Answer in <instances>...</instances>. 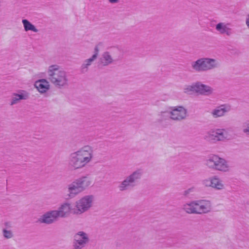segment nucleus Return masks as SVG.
Listing matches in <instances>:
<instances>
[{
    "label": "nucleus",
    "mask_w": 249,
    "mask_h": 249,
    "mask_svg": "<svg viewBox=\"0 0 249 249\" xmlns=\"http://www.w3.org/2000/svg\"><path fill=\"white\" fill-rule=\"evenodd\" d=\"M205 165L211 170L221 172H228L230 170L228 161L217 155L210 156L205 161Z\"/></svg>",
    "instance_id": "nucleus-5"
},
{
    "label": "nucleus",
    "mask_w": 249,
    "mask_h": 249,
    "mask_svg": "<svg viewBox=\"0 0 249 249\" xmlns=\"http://www.w3.org/2000/svg\"><path fill=\"white\" fill-rule=\"evenodd\" d=\"M2 234L3 237L7 239L14 237V233L11 229H2Z\"/></svg>",
    "instance_id": "nucleus-26"
},
{
    "label": "nucleus",
    "mask_w": 249,
    "mask_h": 249,
    "mask_svg": "<svg viewBox=\"0 0 249 249\" xmlns=\"http://www.w3.org/2000/svg\"><path fill=\"white\" fill-rule=\"evenodd\" d=\"M59 218L56 211L55 210H51L42 215L38 219V221L40 223L50 225L57 221Z\"/></svg>",
    "instance_id": "nucleus-12"
},
{
    "label": "nucleus",
    "mask_w": 249,
    "mask_h": 249,
    "mask_svg": "<svg viewBox=\"0 0 249 249\" xmlns=\"http://www.w3.org/2000/svg\"><path fill=\"white\" fill-rule=\"evenodd\" d=\"M195 210L196 212L195 214H202L207 213L212 210V203L210 201L200 199L196 200Z\"/></svg>",
    "instance_id": "nucleus-11"
},
{
    "label": "nucleus",
    "mask_w": 249,
    "mask_h": 249,
    "mask_svg": "<svg viewBox=\"0 0 249 249\" xmlns=\"http://www.w3.org/2000/svg\"><path fill=\"white\" fill-rule=\"evenodd\" d=\"M22 23L24 27V29L26 32L29 31L35 33H37L38 32V30L27 19H22Z\"/></svg>",
    "instance_id": "nucleus-24"
},
{
    "label": "nucleus",
    "mask_w": 249,
    "mask_h": 249,
    "mask_svg": "<svg viewBox=\"0 0 249 249\" xmlns=\"http://www.w3.org/2000/svg\"><path fill=\"white\" fill-rule=\"evenodd\" d=\"M224 128H214L208 131L204 139L209 142L216 143L223 142L227 140V135Z\"/></svg>",
    "instance_id": "nucleus-7"
},
{
    "label": "nucleus",
    "mask_w": 249,
    "mask_h": 249,
    "mask_svg": "<svg viewBox=\"0 0 249 249\" xmlns=\"http://www.w3.org/2000/svg\"><path fill=\"white\" fill-rule=\"evenodd\" d=\"M108 2L111 4H116L118 3L120 0H107Z\"/></svg>",
    "instance_id": "nucleus-32"
},
{
    "label": "nucleus",
    "mask_w": 249,
    "mask_h": 249,
    "mask_svg": "<svg viewBox=\"0 0 249 249\" xmlns=\"http://www.w3.org/2000/svg\"><path fill=\"white\" fill-rule=\"evenodd\" d=\"M169 119H170V113L169 108L166 110L160 112L157 115V122L159 124H163Z\"/></svg>",
    "instance_id": "nucleus-22"
},
{
    "label": "nucleus",
    "mask_w": 249,
    "mask_h": 249,
    "mask_svg": "<svg viewBox=\"0 0 249 249\" xmlns=\"http://www.w3.org/2000/svg\"><path fill=\"white\" fill-rule=\"evenodd\" d=\"M196 93L200 95L209 96L213 92V89L211 87L203 84L200 82H196Z\"/></svg>",
    "instance_id": "nucleus-15"
},
{
    "label": "nucleus",
    "mask_w": 249,
    "mask_h": 249,
    "mask_svg": "<svg viewBox=\"0 0 249 249\" xmlns=\"http://www.w3.org/2000/svg\"><path fill=\"white\" fill-rule=\"evenodd\" d=\"M89 235L87 232L80 231L73 235L72 243L73 249H84L89 243Z\"/></svg>",
    "instance_id": "nucleus-9"
},
{
    "label": "nucleus",
    "mask_w": 249,
    "mask_h": 249,
    "mask_svg": "<svg viewBox=\"0 0 249 249\" xmlns=\"http://www.w3.org/2000/svg\"><path fill=\"white\" fill-rule=\"evenodd\" d=\"M242 130L244 134L249 136V120L243 122L242 125Z\"/></svg>",
    "instance_id": "nucleus-27"
},
{
    "label": "nucleus",
    "mask_w": 249,
    "mask_h": 249,
    "mask_svg": "<svg viewBox=\"0 0 249 249\" xmlns=\"http://www.w3.org/2000/svg\"><path fill=\"white\" fill-rule=\"evenodd\" d=\"M212 188L215 190L221 191L225 189L223 181L217 176L212 177Z\"/></svg>",
    "instance_id": "nucleus-20"
},
{
    "label": "nucleus",
    "mask_w": 249,
    "mask_h": 249,
    "mask_svg": "<svg viewBox=\"0 0 249 249\" xmlns=\"http://www.w3.org/2000/svg\"><path fill=\"white\" fill-rule=\"evenodd\" d=\"M229 24L224 22H219L215 26V30L221 35H225L228 36L233 34V31L231 28L229 27Z\"/></svg>",
    "instance_id": "nucleus-17"
},
{
    "label": "nucleus",
    "mask_w": 249,
    "mask_h": 249,
    "mask_svg": "<svg viewBox=\"0 0 249 249\" xmlns=\"http://www.w3.org/2000/svg\"><path fill=\"white\" fill-rule=\"evenodd\" d=\"M30 93L25 90H18L17 92L12 93L10 99V105H14L19 104L22 100H27L29 98Z\"/></svg>",
    "instance_id": "nucleus-13"
},
{
    "label": "nucleus",
    "mask_w": 249,
    "mask_h": 249,
    "mask_svg": "<svg viewBox=\"0 0 249 249\" xmlns=\"http://www.w3.org/2000/svg\"><path fill=\"white\" fill-rule=\"evenodd\" d=\"M114 62V60L110 52L108 51L104 52L101 55L99 59V64L104 67L107 66L112 64Z\"/></svg>",
    "instance_id": "nucleus-19"
},
{
    "label": "nucleus",
    "mask_w": 249,
    "mask_h": 249,
    "mask_svg": "<svg viewBox=\"0 0 249 249\" xmlns=\"http://www.w3.org/2000/svg\"><path fill=\"white\" fill-rule=\"evenodd\" d=\"M59 218H65L71 213V206L70 203L65 202L61 204L57 210H55Z\"/></svg>",
    "instance_id": "nucleus-16"
},
{
    "label": "nucleus",
    "mask_w": 249,
    "mask_h": 249,
    "mask_svg": "<svg viewBox=\"0 0 249 249\" xmlns=\"http://www.w3.org/2000/svg\"><path fill=\"white\" fill-rule=\"evenodd\" d=\"M183 92L186 94L191 95L196 93V84L194 83L191 85H185L183 89Z\"/></svg>",
    "instance_id": "nucleus-25"
},
{
    "label": "nucleus",
    "mask_w": 249,
    "mask_h": 249,
    "mask_svg": "<svg viewBox=\"0 0 249 249\" xmlns=\"http://www.w3.org/2000/svg\"><path fill=\"white\" fill-rule=\"evenodd\" d=\"M94 158L93 148L89 145H85L70 154L68 167L71 171L80 170L91 163Z\"/></svg>",
    "instance_id": "nucleus-1"
},
{
    "label": "nucleus",
    "mask_w": 249,
    "mask_h": 249,
    "mask_svg": "<svg viewBox=\"0 0 249 249\" xmlns=\"http://www.w3.org/2000/svg\"><path fill=\"white\" fill-rule=\"evenodd\" d=\"M96 59V58L92 56L89 58L85 59L80 66V72L82 73H85L87 72L89 70V67Z\"/></svg>",
    "instance_id": "nucleus-21"
},
{
    "label": "nucleus",
    "mask_w": 249,
    "mask_h": 249,
    "mask_svg": "<svg viewBox=\"0 0 249 249\" xmlns=\"http://www.w3.org/2000/svg\"><path fill=\"white\" fill-rule=\"evenodd\" d=\"M93 200L94 196L92 195L82 197L76 201L73 213L75 214H81L88 211L92 207Z\"/></svg>",
    "instance_id": "nucleus-8"
},
{
    "label": "nucleus",
    "mask_w": 249,
    "mask_h": 249,
    "mask_svg": "<svg viewBox=\"0 0 249 249\" xmlns=\"http://www.w3.org/2000/svg\"><path fill=\"white\" fill-rule=\"evenodd\" d=\"M170 113V120L175 121H181L185 120L187 116V110L181 106L170 107H169Z\"/></svg>",
    "instance_id": "nucleus-10"
},
{
    "label": "nucleus",
    "mask_w": 249,
    "mask_h": 249,
    "mask_svg": "<svg viewBox=\"0 0 249 249\" xmlns=\"http://www.w3.org/2000/svg\"><path fill=\"white\" fill-rule=\"evenodd\" d=\"M143 174V171L138 169L126 176L124 179L120 182L118 188L120 191L124 192L132 189L136 186Z\"/></svg>",
    "instance_id": "nucleus-6"
},
{
    "label": "nucleus",
    "mask_w": 249,
    "mask_h": 249,
    "mask_svg": "<svg viewBox=\"0 0 249 249\" xmlns=\"http://www.w3.org/2000/svg\"><path fill=\"white\" fill-rule=\"evenodd\" d=\"M91 183V179L88 176H82L76 178L68 186L69 196L74 197L87 189Z\"/></svg>",
    "instance_id": "nucleus-3"
},
{
    "label": "nucleus",
    "mask_w": 249,
    "mask_h": 249,
    "mask_svg": "<svg viewBox=\"0 0 249 249\" xmlns=\"http://www.w3.org/2000/svg\"><path fill=\"white\" fill-rule=\"evenodd\" d=\"M48 79L56 89H64L69 85L70 78L68 73L59 65H51L47 69Z\"/></svg>",
    "instance_id": "nucleus-2"
},
{
    "label": "nucleus",
    "mask_w": 249,
    "mask_h": 249,
    "mask_svg": "<svg viewBox=\"0 0 249 249\" xmlns=\"http://www.w3.org/2000/svg\"><path fill=\"white\" fill-rule=\"evenodd\" d=\"M101 45H102V43H99L95 46V47L94 48V53L92 55V56L97 59L98 54H99V52L100 51V47Z\"/></svg>",
    "instance_id": "nucleus-29"
},
{
    "label": "nucleus",
    "mask_w": 249,
    "mask_h": 249,
    "mask_svg": "<svg viewBox=\"0 0 249 249\" xmlns=\"http://www.w3.org/2000/svg\"><path fill=\"white\" fill-rule=\"evenodd\" d=\"M219 66V63L216 59L209 57L200 58L191 63L192 70L198 73L210 71Z\"/></svg>",
    "instance_id": "nucleus-4"
},
{
    "label": "nucleus",
    "mask_w": 249,
    "mask_h": 249,
    "mask_svg": "<svg viewBox=\"0 0 249 249\" xmlns=\"http://www.w3.org/2000/svg\"><path fill=\"white\" fill-rule=\"evenodd\" d=\"M246 24L247 27H248V28L249 29V15H248V16L246 18Z\"/></svg>",
    "instance_id": "nucleus-33"
},
{
    "label": "nucleus",
    "mask_w": 249,
    "mask_h": 249,
    "mask_svg": "<svg viewBox=\"0 0 249 249\" xmlns=\"http://www.w3.org/2000/svg\"><path fill=\"white\" fill-rule=\"evenodd\" d=\"M12 224L10 221H6L3 223V227L2 229H11Z\"/></svg>",
    "instance_id": "nucleus-31"
},
{
    "label": "nucleus",
    "mask_w": 249,
    "mask_h": 249,
    "mask_svg": "<svg viewBox=\"0 0 249 249\" xmlns=\"http://www.w3.org/2000/svg\"><path fill=\"white\" fill-rule=\"evenodd\" d=\"M35 86L40 93H46L50 88L49 82L46 79H41L35 82Z\"/></svg>",
    "instance_id": "nucleus-18"
},
{
    "label": "nucleus",
    "mask_w": 249,
    "mask_h": 249,
    "mask_svg": "<svg viewBox=\"0 0 249 249\" xmlns=\"http://www.w3.org/2000/svg\"><path fill=\"white\" fill-rule=\"evenodd\" d=\"M231 110V107L228 104H222L216 107L211 111L213 118L216 119L224 117Z\"/></svg>",
    "instance_id": "nucleus-14"
},
{
    "label": "nucleus",
    "mask_w": 249,
    "mask_h": 249,
    "mask_svg": "<svg viewBox=\"0 0 249 249\" xmlns=\"http://www.w3.org/2000/svg\"><path fill=\"white\" fill-rule=\"evenodd\" d=\"M196 205V200H193L185 203L182 206V209L187 213L195 214L196 212L195 208Z\"/></svg>",
    "instance_id": "nucleus-23"
},
{
    "label": "nucleus",
    "mask_w": 249,
    "mask_h": 249,
    "mask_svg": "<svg viewBox=\"0 0 249 249\" xmlns=\"http://www.w3.org/2000/svg\"><path fill=\"white\" fill-rule=\"evenodd\" d=\"M202 184L205 187L212 188V177L203 180Z\"/></svg>",
    "instance_id": "nucleus-30"
},
{
    "label": "nucleus",
    "mask_w": 249,
    "mask_h": 249,
    "mask_svg": "<svg viewBox=\"0 0 249 249\" xmlns=\"http://www.w3.org/2000/svg\"><path fill=\"white\" fill-rule=\"evenodd\" d=\"M196 191V188L194 186L191 187L182 193V195L185 197L189 196L192 193L195 192Z\"/></svg>",
    "instance_id": "nucleus-28"
}]
</instances>
